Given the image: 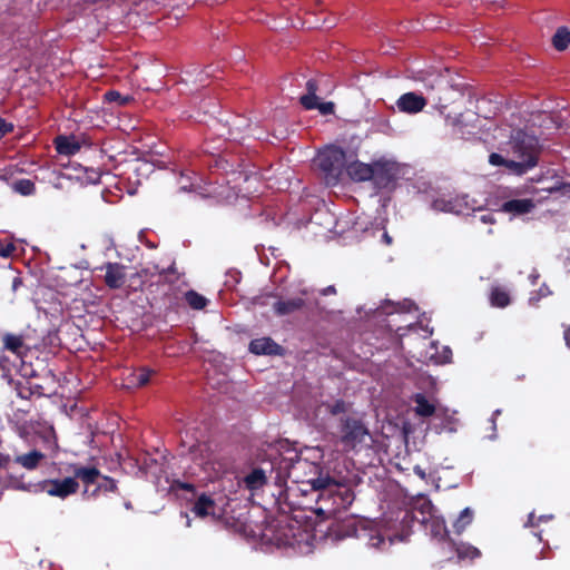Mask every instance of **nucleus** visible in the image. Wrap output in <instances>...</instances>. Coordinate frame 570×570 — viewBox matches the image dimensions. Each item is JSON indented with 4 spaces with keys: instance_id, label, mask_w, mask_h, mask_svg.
<instances>
[{
    "instance_id": "nucleus-42",
    "label": "nucleus",
    "mask_w": 570,
    "mask_h": 570,
    "mask_svg": "<svg viewBox=\"0 0 570 570\" xmlns=\"http://www.w3.org/2000/svg\"><path fill=\"white\" fill-rule=\"evenodd\" d=\"M432 510H433V505H432L431 501H424L421 504L420 511L423 514L422 522H426L428 517L432 519Z\"/></svg>"
},
{
    "instance_id": "nucleus-57",
    "label": "nucleus",
    "mask_w": 570,
    "mask_h": 570,
    "mask_svg": "<svg viewBox=\"0 0 570 570\" xmlns=\"http://www.w3.org/2000/svg\"><path fill=\"white\" fill-rule=\"evenodd\" d=\"M482 220H483V222H485V223H487V222H490L489 217H488V216H485V215H484V216H482Z\"/></svg>"
},
{
    "instance_id": "nucleus-17",
    "label": "nucleus",
    "mask_w": 570,
    "mask_h": 570,
    "mask_svg": "<svg viewBox=\"0 0 570 570\" xmlns=\"http://www.w3.org/2000/svg\"><path fill=\"white\" fill-rule=\"evenodd\" d=\"M55 147L60 155L73 156L80 150L81 145L75 136L60 135L55 138Z\"/></svg>"
},
{
    "instance_id": "nucleus-4",
    "label": "nucleus",
    "mask_w": 570,
    "mask_h": 570,
    "mask_svg": "<svg viewBox=\"0 0 570 570\" xmlns=\"http://www.w3.org/2000/svg\"><path fill=\"white\" fill-rule=\"evenodd\" d=\"M140 276L150 278V292L157 293L169 303L176 298L175 289L179 283V274L175 263H173L169 267L161 269L158 267V265H155L153 269L144 268L140 272Z\"/></svg>"
},
{
    "instance_id": "nucleus-8",
    "label": "nucleus",
    "mask_w": 570,
    "mask_h": 570,
    "mask_svg": "<svg viewBox=\"0 0 570 570\" xmlns=\"http://www.w3.org/2000/svg\"><path fill=\"white\" fill-rule=\"evenodd\" d=\"M40 491L46 492L50 497L66 499L71 494L77 493L79 483L75 478L49 479L38 483Z\"/></svg>"
},
{
    "instance_id": "nucleus-30",
    "label": "nucleus",
    "mask_w": 570,
    "mask_h": 570,
    "mask_svg": "<svg viewBox=\"0 0 570 570\" xmlns=\"http://www.w3.org/2000/svg\"><path fill=\"white\" fill-rule=\"evenodd\" d=\"M473 521V511L470 508H465L461 511L460 515L453 523V528L456 534H461L465 528Z\"/></svg>"
},
{
    "instance_id": "nucleus-26",
    "label": "nucleus",
    "mask_w": 570,
    "mask_h": 570,
    "mask_svg": "<svg viewBox=\"0 0 570 570\" xmlns=\"http://www.w3.org/2000/svg\"><path fill=\"white\" fill-rule=\"evenodd\" d=\"M490 304L493 307L504 308L510 305L511 297L509 292L501 286H493L489 295Z\"/></svg>"
},
{
    "instance_id": "nucleus-27",
    "label": "nucleus",
    "mask_w": 570,
    "mask_h": 570,
    "mask_svg": "<svg viewBox=\"0 0 570 570\" xmlns=\"http://www.w3.org/2000/svg\"><path fill=\"white\" fill-rule=\"evenodd\" d=\"M244 482L246 488L253 491L263 488L266 484L267 479L262 469H254L245 476Z\"/></svg>"
},
{
    "instance_id": "nucleus-20",
    "label": "nucleus",
    "mask_w": 570,
    "mask_h": 570,
    "mask_svg": "<svg viewBox=\"0 0 570 570\" xmlns=\"http://www.w3.org/2000/svg\"><path fill=\"white\" fill-rule=\"evenodd\" d=\"M100 476V471L95 466H79L73 468V478L81 480L86 487L96 484Z\"/></svg>"
},
{
    "instance_id": "nucleus-6",
    "label": "nucleus",
    "mask_w": 570,
    "mask_h": 570,
    "mask_svg": "<svg viewBox=\"0 0 570 570\" xmlns=\"http://www.w3.org/2000/svg\"><path fill=\"white\" fill-rule=\"evenodd\" d=\"M370 434L368 429L362 419L355 415H344L340 419L338 435L340 442L348 450L364 442Z\"/></svg>"
},
{
    "instance_id": "nucleus-16",
    "label": "nucleus",
    "mask_w": 570,
    "mask_h": 570,
    "mask_svg": "<svg viewBox=\"0 0 570 570\" xmlns=\"http://www.w3.org/2000/svg\"><path fill=\"white\" fill-rule=\"evenodd\" d=\"M249 352L256 355H278L282 347L271 337H261L252 340Z\"/></svg>"
},
{
    "instance_id": "nucleus-55",
    "label": "nucleus",
    "mask_w": 570,
    "mask_h": 570,
    "mask_svg": "<svg viewBox=\"0 0 570 570\" xmlns=\"http://www.w3.org/2000/svg\"><path fill=\"white\" fill-rule=\"evenodd\" d=\"M451 354H452L451 350L449 347H446L445 352H444V355H446L444 361H449V356H451Z\"/></svg>"
},
{
    "instance_id": "nucleus-25",
    "label": "nucleus",
    "mask_w": 570,
    "mask_h": 570,
    "mask_svg": "<svg viewBox=\"0 0 570 570\" xmlns=\"http://www.w3.org/2000/svg\"><path fill=\"white\" fill-rule=\"evenodd\" d=\"M318 90V83L316 79H308L306 82V95H303L299 98L301 105L306 110H313L316 106V100L318 99L316 92Z\"/></svg>"
},
{
    "instance_id": "nucleus-15",
    "label": "nucleus",
    "mask_w": 570,
    "mask_h": 570,
    "mask_svg": "<svg viewBox=\"0 0 570 570\" xmlns=\"http://www.w3.org/2000/svg\"><path fill=\"white\" fill-rule=\"evenodd\" d=\"M272 307L277 316H286L303 309L305 307V299L302 297L279 298L274 302Z\"/></svg>"
},
{
    "instance_id": "nucleus-47",
    "label": "nucleus",
    "mask_w": 570,
    "mask_h": 570,
    "mask_svg": "<svg viewBox=\"0 0 570 570\" xmlns=\"http://www.w3.org/2000/svg\"><path fill=\"white\" fill-rule=\"evenodd\" d=\"M336 294V288L334 285H330L321 291V295L327 296V295H334Z\"/></svg>"
},
{
    "instance_id": "nucleus-12",
    "label": "nucleus",
    "mask_w": 570,
    "mask_h": 570,
    "mask_svg": "<svg viewBox=\"0 0 570 570\" xmlns=\"http://www.w3.org/2000/svg\"><path fill=\"white\" fill-rule=\"evenodd\" d=\"M396 106L403 112L416 114L426 106V99L416 92H406L397 99Z\"/></svg>"
},
{
    "instance_id": "nucleus-49",
    "label": "nucleus",
    "mask_w": 570,
    "mask_h": 570,
    "mask_svg": "<svg viewBox=\"0 0 570 570\" xmlns=\"http://www.w3.org/2000/svg\"><path fill=\"white\" fill-rule=\"evenodd\" d=\"M203 448H206V444L204 443H196V444H193L190 448H189V452L190 453H194L196 451H203Z\"/></svg>"
},
{
    "instance_id": "nucleus-35",
    "label": "nucleus",
    "mask_w": 570,
    "mask_h": 570,
    "mask_svg": "<svg viewBox=\"0 0 570 570\" xmlns=\"http://www.w3.org/2000/svg\"><path fill=\"white\" fill-rule=\"evenodd\" d=\"M104 98L108 102H117L119 106H124L128 102V98L122 97L120 92L116 90H108L105 92Z\"/></svg>"
},
{
    "instance_id": "nucleus-31",
    "label": "nucleus",
    "mask_w": 570,
    "mask_h": 570,
    "mask_svg": "<svg viewBox=\"0 0 570 570\" xmlns=\"http://www.w3.org/2000/svg\"><path fill=\"white\" fill-rule=\"evenodd\" d=\"M3 344H4L6 350H8L17 355H20L21 350L23 347V340L19 335L6 334L3 336Z\"/></svg>"
},
{
    "instance_id": "nucleus-24",
    "label": "nucleus",
    "mask_w": 570,
    "mask_h": 570,
    "mask_svg": "<svg viewBox=\"0 0 570 570\" xmlns=\"http://www.w3.org/2000/svg\"><path fill=\"white\" fill-rule=\"evenodd\" d=\"M456 553L459 560H470L473 561L481 557V551L466 542H453L451 541Z\"/></svg>"
},
{
    "instance_id": "nucleus-29",
    "label": "nucleus",
    "mask_w": 570,
    "mask_h": 570,
    "mask_svg": "<svg viewBox=\"0 0 570 570\" xmlns=\"http://www.w3.org/2000/svg\"><path fill=\"white\" fill-rule=\"evenodd\" d=\"M552 45L559 51L567 49L570 45V31L566 27L558 28L552 37Z\"/></svg>"
},
{
    "instance_id": "nucleus-45",
    "label": "nucleus",
    "mask_w": 570,
    "mask_h": 570,
    "mask_svg": "<svg viewBox=\"0 0 570 570\" xmlns=\"http://www.w3.org/2000/svg\"><path fill=\"white\" fill-rule=\"evenodd\" d=\"M11 463V458L9 454L0 453V470L8 469Z\"/></svg>"
},
{
    "instance_id": "nucleus-5",
    "label": "nucleus",
    "mask_w": 570,
    "mask_h": 570,
    "mask_svg": "<svg viewBox=\"0 0 570 570\" xmlns=\"http://www.w3.org/2000/svg\"><path fill=\"white\" fill-rule=\"evenodd\" d=\"M316 161L328 183L336 184L345 167L346 154L342 147L328 146L320 151Z\"/></svg>"
},
{
    "instance_id": "nucleus-50",
    "label": "nucleus",
    "mask_w": 570,
    "mask_h": 570,
    "mask_svg": "<svg viewBox=\"0 0 570 570\" xmlns=\"http://www.w3.org/2000/svg\"><path fill=\"white\" fill-rule=\"evenodd\" d=\"M564 341H566V345L570 348V325H567L564 327Z\"/></svg>"
},
{
    "instance_id": "nucleus-9",
    "label": "nucleus",
    "mask_w": 570,
    "mask_h": 570,
    "mask_svg": "<svg viewBox=\"0 0 570 570\" xmlns=\"http://www.w3.org/2000/svg\"><path fill=\"white\" fill-rule=\"evenodd\" d=\"M432 208L436 212L462 214L469 208L468 196H445L436 197L432 202Z\"/></svg>"
},
{
    "instance_id": "nucleus-14",
    "label": "nucleus",
    "mask_w": 570,
    "mask_h": 570,
    "mask_svg": "<svg viewBox=\"0 0 570 570\" xmlns=\"http://www.w3.org/2000/svg\"><path fill=\"white\" fill-rule=\"evenodd\" d=\"M216 509L217 504L215 500L210 495L202 493L194 502L191 512L198 518H218L219 515L216 514Z\"/></svg>"
},
{
    "instance_id": "nucleus-60",
    "label": "nucleus",
    "mask_w": 570,
    "mask_h": 570,
    "mask_svg": "<svg viewBox=\"0 0 570 570\" xmlns=\"http://www.w3.org/2000/svg\"><path fill=\"white\" fill-rule=\"evenodd\" d=\"M540 293H541L542 295H546V294H544V289H542V288H540Z\"/></svg>"
},
{
    "instance_id": "nucleus-7",
    "label": "nucleus",
    "mask_w": 570,
    "mask_h": 570,
    "mask_svg": "<svg viewBox=\"0 0 570 570\" xmlns=\"http://www.w3.org/2000/svg\"><path fill=\"white\" fill-rule=\"evenodd\" d=\"M399 175V167L395 161L387 159H379L373 161V183L374 188L391 189L395 186Z\"/></svg>"
},
{
    "instance_id": "nucleus-44",
    "label": "nucleus",
    "mask_w": 570,
    "mask_h": 570,
    "mask_svg": "<svg viewBox=\"0 0 570 570\" xmlns=\"http://www.w3.org/2000/svg\"><path fill=\"white\" fill-rule=\"evenodd\" d=\"M392 305L395 306V309L396 311H400V312H410L411 308L414 306V303L410 299H404L402 303H392Z\"/></svg>"
},
{
    "instance_id": "nucleus-39",
    "label": "nucleus",
    "mask_w": 570,
    "mask_h": 570,
    "mask_svg": "<svg viewBox=\"0 0 570 570\" xmlns=\"http://www.w3.org/2000/svg\"><path fill=\"white\" fill-rule=\"evenodd\" d=\"M462 118H463L462 114H458L455 116L446 115L445 122L448 126H451L453 128L462 127V126H464V121Z\"/></svg>"
},
{
    "instance_id": "nucleus-21",
    "label": "nucleus",
    "mask_w": 570,
    "mask_h": 570,
    "mask_svg": "<svg viewBox=\"0 0 570 570\" xmlns=\"http://www.w3.org/2000/svg\"><path fill=\"white\" fill-rule=\"evenodd\" d=\"M45 458L46 455L41 451L32 450L26 454L17 455L13 462L27 470H35Z\"/></svg>"
},
{
    "instance_id": "nucleus-59",
    "label": "nucleus",
    "mask_w": 570,
    "mask_h": 570,
    "mask_svg": "<svg viewBox=\"0 0 570 570\" xmlns=\"http://www.w3.org/2000/svg\"><path fill=\"white\" fill-rule=\"evenodd\" d=\"M419 474L423 478L425 474L422 471H419Z\"/></svg>"
},
{
    "instance_id": "nucleus-54",
    "label": "nucleus",
    "mask_w": 570,
    "mask_h": 570,
    "mask_svg": "<svg viewBox=\"0 0 570 570\" xmlns=\"http://www.w3.org/2000/svg\"><path fill=\"white\" fill-rule=\"evenodd\" d=\"M22 284V281L19 277H16L12 282V288L13 291H17V288Z\"/></svg>"
},
{
    "instance_id": "nucleus-11",
    "label": "nucleus",
    "mask_w": 570,
    "mask_h": 570,
    "mask_svg": "<svg viewBox=\"0 0 570 570\" xmlns=\"http://www.w3.org/2000/svg\"><path fill=\"white\" fill-rule=\"evenodd\" d=\"M328 531L330 535L335 540H343L353 537L360 538L357 520L352 517L335 521L330 527Z\"/></svg>"
},
{
    "instance_id": "nucleus-52",
    "label": "nucleus",
    "mask_w": 570,
    "mask_h": 570,
    "mask_svg": "<svg viewBox=\"0 0 570 570\" xmlns=\"http://www.w3.org/2000/svg\"><path fill=\"white\" fill-rule=\"evenodd\" d=\"M382 240L386 244V245H391L392 244V237L386 233L384 232L383 235H382Z\"/></svg>"
},
{
    "instance_id": "nucleus-43",
    "label": "nucleus",
    "mask_w": 570,
    "mask_h": 570,
    "mask_svg": "<svg viewBox=\"0 0 570 570\" xmlns=\"http://www.w3.org/2000/svg\"><path fill=\"white\" fill-rule=\"evenodd\" d=\"M13 125L11 122H8L6 119L0 118V139L3 138L6 135L13 131Z\"/></svg>"
},
{
    "instance_id": "nucleus-22",
    "label": "nucleus",
    "mask_w": 570,
    "mask_h": 570,
    "mask_svg": "<svg viewBox=\"0 0 570 570\" xmlns=\"http://www.w3.org/2000/svg\"><path fill=\"white\" fill-rule=\"evenodd\" d=\"M155 372L153 370L147 368V367H139V368L135 370L127 377L128 386L129 387L145 386L146 384L149 383L150 377Z\"/></svg>"
},
{
    "instance_id": "nucleus-23",
    "label": "nucleus",
    "mask_w": 570,
    "mask_h": 570,
    "mask_svg": "<svg viewBox=\"0 0 570 570\" xmlns=\"http://www.w3.org/2000/svg\"><path fill=\"white\" fill-rule=\"evenodd\" d=\"M415 403L414 412L422 417H430L435 413V405L431 403L422 393H416L412 397Z\"/></svg>"
},
{
    "instance_id": "nucleus-36",
    "label": "nucleus",
    "mask_w": 570,
    "mask_h": 570,
    "mask_svg": "<svg viewBox=\"0 0 570 570\" xmlns=\"http://www.w3.org/2000/svg\"><path fill=\"white\" fill-rule=\"evenodd\" d=\"M511 159H505L502 155L492 153L489 156V163L493 166H505L507 168L512 170L511 165L509 164Z\"/></svg>"
},
{
    "instance_id": "nucleus-19",
    "label": "nucleus",
    "mask_w": 570,
    "mask_h": 570,
    "mask_svg": "<svg viewBox=\"0 0 570 570\" xmlns=\"http://www.w3.org/2000/svg\"><path fill=\"white\" fill-rule=\"evenodd\" d=\"M534 208L531 199H510L501 205V210L513 215H523L530 213Z\"/></svg>"
},
{
    "instance_id": "nucleus-46",
    "label": "nucleus",
    "mask_w": 570,
    "mask_h": 570,
    "mask_svg": "<svg viewBox=\"0 0 570 570\" xmlns=\"http://www.w3.org/2000/svg\"><path fill=\"white\" fill-rule=\"evenodd\" d=\"M10 483L12 485L13 489H18V490H26V485L23 484V482L17 478H11L10 479Z\"/></svg>"
},
{
    "instance_id": "nucleus-53",
    "label": "nucleus",
    "mask_w": 570,
    "mask_h": 570,
    "mask_svg": "<svg viewBox=\"0 0 570 570\" xmlns=\"http://www.w3.org/2000/svg\"><path fill=\"white\" fill-rule=\"evenodd\" d=\"M42 387L40 385H33L30 387V393L33 394V393H38L39 395H42L43 393L40 391Z\"/></svg>"
},
{
    "instance_id": "nucleus-38",
    "label": "nucleus",
    "mask_w": 570,
    "mask_h": 570,
    "mask_svg": "<svg viewBox=\"0 0 570 570\" xmlns=\"http://www.w3.org/2000/svg\"><path fill=\"white\" fill-rule=\"evenodd\" d=\"M551 194L558 193L563 197L570 198V183H561L549 188Z\"/></svg>"
},
{
    "instance_id": "nucleus-58",
    "label": "nucleus",
    "mask_w": 570,
    "mask_h": 570,
    "mask_svg": "<svg viewBox=\"0 0 570 570\" xmlns=\"http://www.w3.org/2000/svg\"><path fill=\"white\" fill-rule=\"evenodd\" d=\"M19 395H20L21 397H23V399H27V397H28V396H27V395H24L22 392H19Z\"/></svg>"
},
{
    "instance_id": "nucleus-51",
    "label": "nucleus",
    "mask_w": 570,
    "mask_h": 570,
    "mask_svg": "<svg viewBox=\"0 0 570 570\" xmlns=\"http://www.w3.org/2000/svg\"><path fill=\"white\" fill-rule=\"evenodd\" d=\"M537 524L534 513H530L525 525L534 527Z\"/></svg>"
},
{
    "instance_id": "nucleus-3",
    "label": "nucleus",
    "mask_w": 570,
    "mask_h": 570,
    "mask_svg": "<svg viewBox=\"0 0 570 570\" xmlns=\"http://www.w3.org/2000/svg\"><path fill=\"white\" fill-rule=\"evenodd\" d=\"M287 476L295 483L309 484L313 490L323 488L333 481L327 473H323V468L316 462H312L298 454L288 460L286 464Z\"/></svg>"
},
{
    "instance_id": "nucleus-48",
    "label": "nucleus",
    "mask_w": 570,
    "mask_h": 570,
    "mask_svg": "<svg viewBox=\"0 0 570 570\" xmlns=\"http://www.w3.org/2000/svg\"><path fill=\"white\" fill-rule=\"evenodd\" d=\"M178 487H179V489L188 491V492H195L196 491L195 485L191 484V483L181 482V483H179Z\"/></svg>"
},
{
    "instance_id": "nucleus-34",
    "label": "nucleus",
    "mask_w": 570,
    "mask_h": 570,
    "mask_svg": "<svg viewBox=\"0 0 570 570\" xmlns=\"http://www.w3.org/2000/svg\"><path fill=\"white\" fill-rule=\"evenodd\" d=\"M351 404L344 400H336L333 404L327 405V411L332 415L345 414L350 410Z\"/></svg>"
},
{
    "instance_id": "nucleus-2",
    "label": "nucleus",
    "mask_w": 570,
    "mask_h": 570,
    "mask_svg": "<svg viewBox=\"0 0 570 570\" xmlns=\"http://www.w3.org/2000/svg\"><path fill=\"white\" fill-rule=\"evenodd\" d=\"M509 147L513 156L509 164L514 174L522 175L537 166L539 142L534 136L521 129L517 130L510 138Z\"/></svg>"
},
{
    "instance_id": "nucleus-18",
    "label": "nucleus",
    "mask_w": 570,
    "mask_h": 570,
    "mask_svg": "<svg viewBox=\"0 0 570 570\" xmlns=\"http://www.w3.org/2000/svg\"><path fill=\"white\" fill-rule=\"evenodd\" d=\"M299 528L293 527L289 522H283L279 521L277 523V530L275 539L278 544L283 546H294L296 540V531H298Z\"/></svg>"
},
{
    "instance_id": "nucleus-32",
    "label": "nucleus",
    "mask_w": 570,
    "mask_h": 570,
    "mask_svg": "<svg viewBox=\"0 0 570 570\" xmlns=\"http://www.w3.org/2000/svg\"><path fill=\"white\" fill-rule=\"evenodd\" d=\"M12 189L22 196H30L36 193V185L31 179L22 178L12 184Z\"/></svg>"
},
{
    "instance_id": "nucleus-37",
    "label": "nucleus",
    "mask_w": 570,
    "mask_h": 570,
    "mask_svg": "<svg viewBox=\"0 0 570 570\" xmlns=\"http://www.w3.org/2000/svg\"><path fill=\"white\" fill-rule=\"evenodd\" d=\"M315 109H317L322 115L327 116L334 114L335 105L332 101L318 102L317 99Z\"/></svg>"
},
{
    "instance_id": "nucleus-56",
    "label": "nucleus",
    "mask_w": 570,
    "mask_h": 570,
    "mask_svg": "<svg viewBox=\"0 0 570 570\" xmlns=\"http://www.w3.org/2000/svg\"><path fill=\"white\" fill-rule=\"evenodd\" d=\"M451 354H452L451 350L449 347H446L445 352H444V355H446L444 361H449V356H451Z\"/></svg>"
},
{
    "instance_id": "nucleus-41",
    "label": "nucleus",
    "mask_w": 570,
    "mask_h": 570,
    "mask_svg": "<svg viewBox=\"0 0 570 570\" xmlns=\"http://www.w3.org/2000/svg\"><path fill=\"white\" fill-rule=\"evenodd\" d=\"M104 488L105 491L114 492L117 490L116 481L111 478L104 476V483H99L96 490Z\"/></svg>"
},
{
    "instance_id": "nucleus-13",
    "label": "nucleus",
    "mask_w": 570,
    "mask_h": 570,
    "mask_svg": "<svg viewBox=\"0 0 570 570\" xmlns=\"http://www.w3.org/2000/svg\"><path fill=\"white\" fill-rule=\"evenodd\" d=\"M346 173L353 181H370L373 178V163L352 161L346 166Z\"/></svg>"
},
{
    "instance_id": "nucleus-1",
    "label": "nucleus",
    "mask_w": 570,
    "mask_h": 570,
    "mask_svg": "<svg viewBox=\"0 0 570 570\" xmlns=\"http://www.w3.org/2000/svg\"><path fill=\"white\" fill-rule=\"evenodd\" d=\"M317 499L313 511L324 519L335 517L340 511L346 510L354 501V492L351 488L336 482L318 488Z\"/></svg>"
},
{
    "instance_id": "nucleus-33",
    "label": "nucleus",
    "mask_w": 570,
    "mask_h": 570,
    "mask_svg": "<svg viewBox=\"0 0 570 570\" xmlns=\"http://www.w3.org/2000/svg\"><path fill=\"white\" fill-rule=\"evenodd\" d=\"M431 533L435 538L444 539L448 537V530L445 527V522L439 519L431 520Z\"/></svg>"
},
{
    "instance_id": "nucleus-10",
    "label": "nucleus",
    "mask_w": 570,
    "mask_h": 570,
    "mask_svg": "<svg viewBox=\"0 0 570 570\" xmlns=\"http://www.w3.org/2000/svg\"><path fill=\"white\" fill-rule=\"evenodd\" d=\"M105 271L104 282L110 289H119L126 282V266L120 263H106L98 268Z\"/></svg>"
},
{
    "instance_id": "nucleus-28",
    "label": "nucleus",
    "mask_w": 570,
    "mask_h": 570,
    "mask_svg": "<svg viewBox=\"0 0 570 570\" xmlns=\"http://www.w3.org/2000/svg\"><path fill=\"white\" fill-rule=\"evenodd\" d=\"M184 297L188 306L193 309H204L208 304V299L194 289L187 291Z\"/></svg>"
},
{
    "instance_id": "nucleus-40",
    "label": "nucleus",
    "mask_w": 570,
    "mask_h": 570,
    "mask_svg": "<svg viewBox=\"0 0 570 570\" xmlns=\"http://www.w3.org/2000/svg\"><path fill=\"white\" fill-rule=\"evenodd\" d=\"M367 544L371 548L381 549L382 546H385V538L380 533L371 534L367 541Z\"/></svg>"
}]
</instances>
